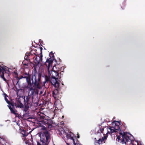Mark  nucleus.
Here are the masks:
<instances>
[{"label": "nucleus", "mask_w": 145, "mask_h": 145, "mask_svg": "<svg viewBox=\"0 0 145 145\" xmlns=\"http://www.w3.org/2000/svg\"><path fill=\"white\" fill-rule=\"evenodd\" d=\"M120 122L115 121L112 122V125L108 128H106L104 127H101L97 131V135L99 137L103 135L104 137L102 139L95 138V145H99L103 142L105 143V140L107 137V134H112L114 133H117L116 140L119 142L124 144L125 145H129L132 143L134 139L133 137L131 135H129L130 136H129L127 133L120 130Z\"/></svg>", "instance_id": "obj_1"}, {"label": "nucleus", "mask_w": 145, "mask_h": 145, "mask_svg": "<svg viewBox=\"0 0 145 145\" xmlns=\"http://www.w3.org/2000/svg\"><path fill=\"white\" fill-rule=\"evenodd\" d=\"M22 77L26 79L27 83V87L29 88V93L33 97L35 92V89L33 88V86H35L37 88L39 89L40 88V85L41 83L40 75L38 74L37 76L34 74L31 76L29 74L25 73L23 75Z\"/></svg>", "instance_id": "obj_2"}, {"label": "nucleus", "mask_w": 145, "mask_h": 145, "mask_svg": "<svg viewBox=\"0 0 145 145\" xmlns=\"http://www.w3.org/2000/svg\"><path fill=\"white\" fill-rule=\"evenodd\" d=\"M50 141V137L47 132H45L40 135V143H38L37 145H48Z\"/></svg>", "instance_id": "obj_3"}, {"label": "nucleus", "mask_w": 145, "mask_h": 145, "mask_svg": "<svg viewBox=\"0 0 145 145\" xmlns=\"http://www.w3.org/2000/svg\"><path fill=\"white\" fill-rule=\"evenodd\" d=\"M54 67H53V68H52V69L50 71V73L51 74V75H50L49 73H48L47 71H46V72L47 75H48V76H46L45 77V81L44 82V85L45 82H47L50 80V77L51 76L52 77H55V78H57V77H58V75L59 73L57 72V71L54 70Z\"/></svg>", "instance_id": "obj_4"}, {"label": "nucleus", "mask_w": 145, "mask_h": 145, "mask_svg": "<svg viewBox=\"0 0 145 145\" xmlns=\"http://www.w3.org/2000/svg\"><path fill=\"white\" fill-rule=\"evenodd\" d=\"M25 101V96H18L16 98V101L15 103L16 107L20 108L23 107L24 105L22 103H24Z\"/></svg>", "instance_id": "obj_5"}, {"label": "nucleus", "mask_w": 145, "mask_h": 145, "mask_svg": "<svg viewBox=\"0 0 145 145\" xmlns=\"http://www.w3.org/2000/svg\"><path fill=\"white\" fill-rule=\"evenodd\" d=\"M42 52L39 55H35V56L33 58L35 63L36 64H39L40 66L42 65L44 63V62L43 63L42 61Z\"/></svg>", "instance_id": "obj_6"}, {"label": "nucleus", "mask_w": 145, "mask_h": 145, "mask_svg": "<svg viewBox=\"0 0 145 145\" xmlns=\"http://www.w3.org/2000/svg\"><path fill=\"white\" fill-rule=\"evenodd\" d=\"M53 62V60L50 58L47 59L46 62V70L47 71L49 74L50 75V71L52 69V64Z\"/></svg>", "instance_id": "obj_7"}, {"label": "nucleus", "mask_w": 145, "mask_h": 145, "mask_svg": "<svg viewBox=\"0 0 145 145\" xmlns=\"http://www.w3.org/2000/svg\"><path fill=\"white\" fill-rule=\"evenodd\" d=\"M59 134L63 135L64 137L65 136L68 139L71 140L73 143H74V142H75L73 138V134L72 133L69 132L67 133L65 132L64 130H63L60 132Z\"/></svg>", "instance_id": "obj_8"}, {"label": "nucleus", "mask_w": 145, "mask_h": 145, "mask_svg": "<svg viewBox=\"0 0 145 145\" xmlns=\"http://www.w3.org/2000/svg\"><path fill=\"white\" fill-rule=\"evenodd\" d=\"M9 71L8 67L3 65H0V76L5 81H6V79L4 76V72Z\"/></svg>", "instance_id": "obj_9"}, {"label": "nucleus", "mask_w": 145, "mask_h": 145, "mask_svg": "<svg viewBox=\"0 0 145 145\" xmlns=\"http://www.w3.org/2000/svg\"><path fill=\"white\" fill-rule=\"evenodd\" d=\"M58 79V78L52 77L50 80L51 83L55 86L58 87L59 86V83H58L57 79Z\"/></svg>", "instance_id": "obj_10"}, {"label": "nucleus", "mask_w": 145, "mask_h": 145, "mask_svg": "<svg viewBox=\"0 0 145 145\" xmlns=\"http://www.w3.org/2000/svg\"><path fill=\"white\" fill-rule=\"evenodd\" d=\"M38 114L39 115L40 117L43 119L42 121L43 122H45V123H48L49 121L46 119H45V116L44 114L41 113H40V114Z\"/></svg>", "instance_id": "obj_11"}, {"label": "nucleus", "mask_w": 145, "mask_h": 145, "mask_svg": "<svg viewBox=\"0 0 145 145\" xmlns=\"http://www.w3.org/2000/svg\"><path fill=\"white\" fill-rule=\"evenodd\" d=\"M8 106L9 107V109L10 110L11 112L15 114L16 117H18V114H16L15 111L13 110L12 108V107H13V106L11 105H8Z\"/></svg>", "instance_id": "obj_12"}, {"label": "nucleus", "mask_w": 145, "mask_h": 145, "mask_svg": "<svg viewBox=\"0 0 145 145\" xmlns=\"http://www.w3.org/2000/svg\"><path fill=\"white\" fill-rule=\"evenodd\" d=\"M21 133L22 134V136L23 137H25L28 135L27 133L24 130H23L22 131Z\"/></svg>", "instance_id": "obj_13"}, {"label": "nucleus", "mask_w": 145, "mask_h": 145, "mask_svg": "<svg viewBox=\"0 0 145 145\" xmlns=\"http://www.w3.org/2000/svg\"><path fill=\"white\" fill-rule=\"evenodd\" d=\"M29 56H30L29 53H26L25 54V56L24 57V58L25 59H27L28 57Z\"/></svg>", "instance_id": "obj_14"}, {"label": "nucleus", "mask_w": 145, "mask_h": 145, "mask_svg": "<svg viewBox=\"0 0 145 145\" xmlns=\"http://www.w3.org/2000/svg\"><path fill=\"white\" fill-rule=\"evenodd\" d=\"M5 99L6 102L8 104H9L10 103L9 101H8V100L6 98H5Z\"/></svg>", "instance_id": "obj_15"}, {"label": "nucleus", "mask_w": 145, "mask_h": 145, "mask_svg": "<svg viewBox=\"0 0 145 145\" xmlns=\"http://www.w3.org/2000/svg\"><path fill=\"white\" fill-rule=\"evenodd\" d=\"M24 67H25V68H26V67H25V66H27V64H24Z\"/></svg>", "instance_id": "obj_16"}, {"label": "nucleus", "mask_w": 145, "mask_h": 145, "mask_svg": "<svg viewBox=\"0 0 145 145\" xmlns=\"http://www.w3.org/2000/svg\"><path fill=\"white\" fill-rule=\"evenodd\" d=\"M74 143V145H78L77 144V145H76V144L75 143V142H74V143Z\"/></svg>", "instance_id": "obj_17"}, {"label": "nucleus", "mask_w": 145, "mask_h": 145, "mask_svg": "<svg viewBox=\"0 0 145 145\" xmlns=\"http://www.w3.org/2000/svg\"><path fill=\"white\" fill-rule=\"evenodd\" d=\"M28 98H26V99H27V101L28 103Z\"/></svg>", "instance_id": "obj_18"}, {"label": "nucleus", "mask_w": 145, "mask_h": 145, "mask_svg": "<svg viewBox=\"0 0 145 145\" xmlns=\"http://www.w3.org/2000/svg\"><path fill=\"white\" fill-rule=\"evenodd\" d=\"M42 94V92L41 91L40 92V94Z\"/></svg>", "instance_id": "obj_19"}, {"label": "nucleus", "mask_w": 145, "mask_h": 145, "mask_svg": "<svg viewBox=\"0 0 145 145\" xmlns=\"http://www.w3.org/2000/svg\"><path fill=\"white\" fill-rule=\"evenodd\" d=\"M77 137H78V138H79V136H77Z\"/></svg>", "instance_id": "obj_20"}, {"label": "nucleus", "mask_w": 145, "mask_h": 145, "mask_svg": "<svg viewBox=\"0 0 145 145\" xmlns=\"http://www.w3.org/2000/svg\"><path fill=\"white\" fill-rule=\"evenodd\" d=\"M63 117H64V116H62V118H63Z\"/></svg>", "instance_id": "obj_21"}]
</instances>
